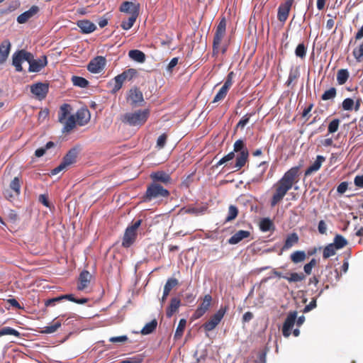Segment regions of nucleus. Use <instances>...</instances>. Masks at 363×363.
Instances as JSON below:
<instances>
[{
	"instance_id": "obj_1",
	"label": "nucleus",
	"mask_w": 363,
	"mask_h": 363,
	"mask_svg": "<svg viewBox=\"0 0 363 363\" xmlns=\"http://www.w3.org/2000/svg\"><path fill=\"white\" fill-rule=\"evenodd\" d=\"M300 167L296 166L286 171L283 177L274 185V193L270 201V206L274 207L281 201L287 192L298 183L300 176Z\"/></svg>"
},
{
	"instance_id": "obj_2",
	"label": "nucleus",
	"mask_w": 363,
	"mask_h": 363,
	"mask_svg": "<svg viewBox=\"0 0 363 363\" xmlns=\"http://www.w3.org/2000/svg\"><path fill=\"white\" fill-rule=\"evenodd\" d=\"M150 115L149 108L139 109L133 112H128L121 116L123 123L133 127H141L147 121Z\"/></svg>"
},
{
	"instance_id": "obj_3",
	"label": "nucleus",
	"mask_w": 363,
	"mask_h": 363,
	"mask_svg": "<svg viewBox=\"0 0 363 363\" xmlns=\"http://www.w3.org/2000/svg\"><path fill=\"white\" fill-rule=\"evenodd\" d=\"M169 195L170 192L167 188L150 182L147 185L145 192L141 196V201L147 203L155 199H167Z\"/></svg>"
},
{
	"instance_id": "obj_4",
	"label": "nucleus",
	"mask_w": 363,
	"mask_h": 363,
	"mask_svg": "<svg viewBox=\"0 0 363 363\" xmlns=\"http://www.w3.org/2000/svg\"><path fill=\"white\" fill-rule=\"evenodd\" d=\"M226 30V21L223 17L220 21L216 27L213 40V56H217L220 52L224 55L227 50L228 45L226 44L221 45V42L225 35Z\"/></svg>"
},
{
	"instance_id": "obj_5",
	"label": "nucleus",
	"mask_w": 363,
	"mask_h": 363,
	"mask_svg": "<svg viewBox=\"0 0 363 363\" xmlns=\"http://www.w3.org/2000/svg\"><path fill=\"white\" fill-rule=\"evenodd\" d=\"M141 223L142 220L139 219L126 228L122 241L123 247L128 248L135 242L137 238V230Z\"/></svg>"
},
{
	"instance_id": "obj_6",
	"label": "nucleus",
	"mask_w": 363,
	"mask_h": 363,
	"mask_svg": "<svg viewBox=\"0 0 363 363\" xmlns=\"http://www.w3.org/2000/svg\"><path fill=\"white\" fill-rule=\"evenodd\" d=\"M228 310V306H221L219 310L212 315L209 320L202 325V328L206 332H210L213 330L220 323L221 320L223 318L225 313Z\"/></svg>"
},
{
	"instance_id": "obj_7",
	"label": "nucleus",
	"mask_w": 363,
	"mask_h": 363,
	"mask_svg": "<svg viewBox=\"0 0 363 363\" xmlns=\"http://www.w3.org/2000/svg\"><path fill=\"white\" fill-rule=\"evenodd\" d=\"M150 182L160 185L166 188L172 184V179L171 174L163 170H157L152 172L150 174Z\"/></svg>"
},
{
	"instance_id": "obj_8",
	"label": "nucleus",
	"mask_w": 363,
	"mask_h": 363,
	"mask_svg": "<svg viewBox=\"0 0 363 363\" xmlns=\"http://www.w3.org/2000/svg\"><path fill=\"white\" fill-rule=\"evenodd\" d=\"M126 101L132 108L142 106L145 104L143 94L137 86L131 88L128 91Z\"/></svg>"
},
{
	"instance_id": "obj_9",
	"label": "nucleus",
	"mask_w": 363,
	"mask_h": 363,
	"mask_svg": "<svg viewBox=\"0 0 363 363\" xmlns=\"http://www.w3.org/2000/svg\"><path fill=\"white\" fill-rule=\"evenodd\" d=\"M49 91V84L48 83L37 82L30 86V92L41 100L46 97Z\"/></svg>"
},
{
	"instance_id": "obj_10",
	"label": "nucleus",
	"mask_w": 363,
	"mask_h": 363,
	"mask_svg": "<svg viewBox=\"0 0 363 363\" xmlns=\"http://www.w3.org/2000/svg\"><path fill=\"white\" fill-rule=\"evenodd\" d=\"M294 1L295 0H286L279 6L277 18L280 22L284 23L287 20Z\"/></svg>"
},
{
	"instance_id": "obj_11",
	"label": "nucleus",
	"mask_w": 363,
	"mask_h": 363,
	"mask_svg": "<svg viewBox=\"0 0 363 363\" xmlns=\"http://www.w3.org/2000/svg\"><path fill=\"white\" fill-rule=\"evenodd\" d=\"M297 318V312L296 311H291L285 321L283 324L282 327V334L285 337H288L290 336L291 333V329L294 327L296 320Z\"/></svg>"
},
{
	"instance_id": "obj_12",
	"label": "nucleus",
	"mask_w": 363,
	"mask_h": 363,
	"mask_svg": "<svg viewBox=\"0 0 363 363\" xmlns=\"http://www.w3.org/2000/svg\"><path fill=\"white\" fill-rule=\"evenodd\" d=\"M105 65V57L97 56L89 62L87 65V69L91 73H99L104 68Z\"/></svg>"
},
{
	"instance_id": "obj_13",
	"label": "nucleus",
	"mask_w": 363,
	"mask_h": 363,
	"mask_svg": "<svg viewBox=\"0 0 363 363\" xmlns=\"http://www.w3.org/2000/svg\"><path fill=\"white\" fill-rule=\"evenodd\" d=\"M211 301L212 296L210 294L204 296L202 303L198 306L193 315L195 319L201 318L206 313L211 306Z\"/></svg>"
},
{
	"instance_id": "obj_14",
	"label": "nucleus",
	"mask_w": 363,
	"mask_h": 363,
	"mask_svg": "<svg viewBox=\"0 0 363 363\" xmlns=\"http://www.w3.org/2000/svg\"><path fill=\"white\" fill-rule=\"evenodd\" d=\"M79 152V148L74 147L71 148L66 155L63 157L62 161L61 162L64 166L67 168L69 165L74 164L77 161V157Z\"/></svg>"
},
{
	"instance_id": "obj_15",
	"label": "nucleus",
	"mask_w": 363,
	"mask_h": 363,
	"mask_svg": "<svg viewBox=\"0 0 363 363\" xmlns=\"http://www.w3.org/2000/svg\"><path fill=\"white\" fill-rule=\"evenodd\" d=\"M120 11L127 13L131 16H138L140 5L132 1H124L120 6Z\"/></svg>"
},
{
	"instance_id": "obj_16",
	"label": "nucleus",
	"mask_w": 363,
	"mask_h": 363,
	"mask_svg": "<svg viewBox=\"0 0 363 363\" xmlns=\"http://www.w3.org/2000/svg\"><path fill=\"white\" fill-rule=\"evenodd\" d=\"M48 64L47 57L45 55L41 56L38 59L33 58L28 67L29 72H38L44 68Z\"/></svg>"
},
{
	"instance_id": "obj_17",
	"label": "nucleus",
	"mask_w": 363,
	"mask_h": 363,
	"mask_svg": "<svg viewBox=\"0 0 363 363\" xmlns=\"http://www.w3.org/2000/svg\"><path fill=\"white\" fill-rule=\"evenodd\" d=\"M39 12V7L38 6H32L28 11L20 14L17 17V22L20 24L26 23L29 19L33 18Z\"/></svg>"
},
{
	"instance_id": "obj_18",
	"label": "nucleus",
	"mask_w": 363,
	"mask_h": 363,
	"mask_svg": "<svg viewBox=\"0 0 363 363\" xmlns=\"http://www.w3.org/2000/svg\"><path fill=\"white\" fill-rule=\"evenodd\" d=\"M251 233L248 230H240L233 235L228 240V242L230 245H236L244 239H247L250 237Z\"/></svg>"
},
{
	"instance_id": "obj_19",
	"label": "nucleus",
	"mask_w": 363,
	"mask_h": 363,
	"mask_svg": "<svg viewBox=\"0 0 363 363\" xmlns=\"http://www.w3.org/2000/svg\"><path fill=\"white\" fill-rule=\"evenodd\" d=\"M77 25L80 28L81 33L84 34L91 33L96 29V26L86 19L78 21Z\"/></svg>"
},
{
	"instance_id": "obj_20",
	"label": "nucleus",
	"mask_w": 363,
	"mask_h": 363,
	"mask_svg": "<svg viewBox=\"0 0 363 363\" xmlns=\"http://www.w3.org/2000/svg\"><path fill=\"white\" fill-rule=\"evenodd\" d=\"M92 276L87 270H83L79 276V283L77 289L79 291L84 290L89 284Z\"/></svg>"
},
{
	"instance_id": "obj_21",
	"label": "nucleus",
	"mask_w": 363,
	"mask_h": 363,
	"mask_svg": "<svg viewBox=\"0 0 363 363\" xmlns=\"http://www.w3.org/2000/svg\"><path fill=\"white\" fill-rule=\"evenodd\" d=\"M299 241L298 235L296 233H291L287 235L285 242L284 243L283 247H281V252L279 255L282 253L283 251L287 250L291 248L293 246L298 244Z\"/></svg>"
},
{
	"instance_id": "obj_22",
	"label": "nucleus",
	"mask_w": 363,
	"mask_h": 363,
	"mask_svg": "<svg viewBox=\"0 0 363 363\" xmlns=\"http://www.w3.org/2000/svg\"><path fill=\"white\" fill-rule=\"evenodd\" d=\"M11 43L9 40H4L0 45V64L6 62L11 50Z\"/></svg>"
},
{
	"instance_id": "obj_23",
	"label": "nucleus",
	"mask_w": 363,
	"mask_h": 363,
	"mask_svg": "<svg viewBox=\"0 0 363 363\" xmlns=\"http://www.w3.org/2000/svg\"><path fill=\"white\" fill-rule=\"evenodd\" d=\"M325 161V157L322 155H318L315 161L309 166L305 171V176H309L313 172H317L320 168L322 163Z\"/></svg>"
},
{
	"instance_id": "obj_24",
	"label": "nucleus",
	"mask_w": 363,
	"mask_h": 363,
	"mask_svg": "<svg viewBox=\"0 0 363 363\" xmlns=\"http://www.w3.org/2000/svg\"><path fill=\"white\" fill-rule=\"evenodd\" d=\"M77 121L79 125H84L90 120V113L87 108L77 111L76 113Z\"/></svg>"
},
{
	"instance_id": "obj_25",
	"label": "nucleus",
	"mask_w": 363,
	"mask_h": 363,
	"mask_svg": "<svg viewBox=\"0 0 363 363\" xmlns=\"http://www.w3.org/2000/svg\"><path fill=\"white\" fill-rule=\"evenodd\" d=\"M181 304L179 298H172L170 301L169 306L166 309V315L167 318H171L179 309Z\"/></svg>"
},
{
	"instance_id": "obj_26",
	"label": "nucleus",
	"mask_w": 363,
	"mask_h": 363,
	"mask_svg": "<svg viewBox=\"0 0 363 363\" xmlns=\"http://www.w3.org/2000/svg\"><path fill=\"white\" fill-rule=\"evenodd\" d=\"M248 157L249 152H241L237 153L235 163L233 167L236 168L237 170L240 169L245 165L246 162L248 161Z\"/></svg>"
},
{
	"instance_id": "obj_27",
	"label": "nucleus",
	"mask_w": 363,
	"mask_h": 363,
	"mask_svg": "<svg viewBox=\"0 0 363 363\" xmlns=\"http://www.w3.org/2000/svg\"><path fill=\"white\" fill-rule=\"evenodd\" d=\"M300 77L299 67H292L290 69L288 79L285 84L287 86H290L294 82H295Z\"/></svg>"
},
{
	"instance_id": "obj_28",
	"label": "nucleus",
	"mask_w": 363,
	"mask_h": 363,
	"mask_svg": "<svg viewBox=\"0 0 363 363\" xmlns=\"http://www.w3.org/2000/svg\"><path fill=\"white\" fill-rule=\"evenodd\" d=\"M306 259V253L303 250L294 251L290 255L291 261L294 264L303 262Z\"/></svg>"
},
{
	"instance_id": "obj_29",
	"label": "nucleus",
	"mask_w": 363,
	"mask_h": 363,
	"mask_svg": "<svg viewBox=\"0 0 363 363\" xmlns=\"http://www.w3.org/2000/svg\"><path fill=\"white\" fill-rule=\"evenodd\" d=\"M130 58L140 63H143L145 60V55L139 50H131L128 52Z\"/></svg>"
},
{
	"instance_id": "obj_30",
	"label": "nucleus",
	"mask_w": 363,
	"mask_h": 363,
	"mask_svg": "<svg viewBox=\"0 0 363 363\" xmlns=\"http://www.w3.org/2000/svg\"><path fill=\"white\" fill-rule=\"evenodd\" d=\"M71 110V106L68 104H64L60 106L58 112V120L59 122L63 123L67 116L69 114Z\"/></svg>"
},
{
	"instance_id": "obj_31",
	"label": "nucleus",
	"mask_w": 363,
	"mask_h": 363,
	"mask_svg": "<svg viewBox=\"0 0 363 363\" xmlns=\"http://www.w3.org/2000/svg\"><path fill=\"white\" fill-rule=\"evenodd\" d=\"M331 244L337 250H340L347 245L348 242L342 235L337 234L333 239V242Z\"/></svg>"
},
{
	"instance_id": "obj_32",
	"label": "nucleus",
	"mask_w": 363,
	"mask_h": 363,
	"mask_svg": "<svg viewBox=\"0 0 363 363\" xmlns=\"http://www.w3.org/2000/svg\"><path fill=\"white\" fill-rule=\"evenodd\" d=\"M23 59L21 53H19V50L14 52L12 56V65L15 67L16 72H22L23 67L21 66V63L23 62Z\"/></svg>"
},
{
	"instance_id": "obj_33",
	"label": "nucleus",
	"mask_w": 363,
	"mask_h": 363,
	"mask_svg": "<svg viewBox=\"0 0 363 363\" xmlns=\"http://www.w3.org/2000/svg\"><path fill=\"white\" fill-rule=\"evenodd\" d=\"M341 274L335 269L330 270L328 274L326 276V281L331 284H335L340 279Z\"/></svg>"
},
{
	"instance_id": "obj_34",
	"label": "nucleus",
	"mask_w": 363,
	"mask_h": 363,
	"mask_svg": "<svg viewBox=\"0 0 363 363\" xmlns=\"http://www.w3.org/2000/svg\"><path fill=\"white\" fill-rule=\"evenodd\" d=\"M178 285L179 281L176 278L168 279L164 286V296H168L171 290Z\"/></svg>"
},
{
	"instance_id": "obj_35",
	"label": "nucleus",
	"mask_w": 363,
	"mask_h": 363,
	"mask_svg": "<svg viewBox=\"0 0 363 363\" xmlns=\"http://www.w3.org/2000/svg\"><path fill=\"white\" fill-rule=\"evenodd\" d=\"M259 228L262 232H267L271 230H274V225L269 218H264L259 222Z\"/></svg>"
},
{
	"instance_id": "obj_36",
	"label": "nucleus",
	"mask_w": 363,
	"mask_h": 363,
	"mask_svg": "<svg viewBox=\"0 0 363 363\" xmlns=\"http://www.w3.org/2000/svg\"><path fill=\"white\" fill-rule=\"evenodd\" d=\"M186 320L184 318H182L179 320L174 335V339L175 340H178L182 337L184 329L186 328Z\"/></svg>"
},
{
	"instance_id": "obj_37",
	"label": "nucleus",
	"mask_w": 363,
	"mask_h": 363,
	"mask_svg": "<svg viewBox=\"0 0 363 363\" xmlns=\"http://www.w3.org/2000/svg\"><path fill=\"white\" fill-rule=\"evenodd\" d=\"M157 326V321L156 319H153L150 323H147L141 330L143 335H149L153 333Z\"/></svg>"
},
{
	"instance_id": "obj_38",
	"label": "nucleus",
	"mask_w": 363,
	"mask_h": 363,
	"mask_svg": "<svg viewBox=\"0 0 363 363\" xmlns=\"http://www.w3.org/2000/svg\"><path fill=\"white\" fill-rule=\"evenodd\" d=\"M350 77L349 72L346 69H341L337 71V81L340 85H342L346 83Z\"/></svg>"
},
{
	"instance_id": "obj_39",
	"label": "nucleus",
	"mask_w": 363,
	"mask_h": 363,
	"mask_svg": "<svg viewBox=\"0 0 363 363\" xmlns=\"http://www.w3.org/2000/svg\"><path fill=\"white\" fill-rule=\"evenodd\" d=\"M64 123L62 132L69 133L76 125V119L73 115L69 116Z\"/></svg>"
},
{
	"instance_id": "obj_40",
	"label": "nucleus",
	"mask_w": 363,
	"mask_h": 363,
	"mask_svg": "<svg viewBox=\"0 0 363 363\" xmlns=\"http://www.w3.org/2000/svg\"><path fill=\"white\" fill-rule=\"evenodd\" d=\"M62 325L61 320L54 322L50 325L45 326L40 331L41 333L50 334L56 332L57 329Z\"/></svg>"
},
{
	"instance_id": "obj_41",
	"label": "nucleus",
	"mask_w": 363,
	"mask_h": 363,
	"mask_svg": "<svg viewBox=\"0 0 363 363\" xmlns=\"http://www.w3.org/2000/svg\"><path fill=\"white\" fill-rule=\"evenodd\" d=\"M9 188L13 191L16 196H18L21 194V180L19 177H16L11 182Z\"/></svg>"
},
{
	"instance_id": "obj_42",
	"label": "nucleus",
	"mask_w": 363,
	"mask_h": 363,
	"mask_svg": "<svg viewBox=\"0 0 363 363\" xmlns=\"http://www.w3.org/2000/svg\"><path fill=\"white\" fill-rule=\"evenodd\" d=\"M238 208L235 206L230 205L228 207V216L225 219V223L235 220L238 215Z\"/></svg>"
},
{
	"instance_id": "obj_43",
	"label": "nucleus",
	"mask_w": 363,
	"mask_h": 363,
	"mask_svg": "<svg viewBox=\"0 0 363 363\" xmlns=\"http://www.w3.org/2000/svg\"><path fill=\"white\" fill-rule=\"evenodd\" d=\"M62 301L64 299L74 302L78 304H85L88 302L89 299L86 298H77L74 297V294H64L61 295Z\"/></svg>"
},
{
	"instance_id": "obj_44",
	"label": "nucleus",
	"mask_w": 363,
	"mask_h": 363,
	"mask_svg": "<svg viewBox=\"0 0 363 363\" xmlns=\"http://www.w3.org/2000/svg\"><path fill=\"white\" fill-rule=\"evenodd\" d=\"M125 80V79H124V77L121 74L113 78V87L111 92L116 93L119 91L121 89L123 83Z\"/></svg>"
},
{
	"instance_id": "obj_45",
	"label": "nucleus",
	"mask_w": 363,
	"mask_h": 363,
	"mask_svg": "<svg viewBox=\"0 0 363 363\" xmlns=\"http://www.w3.org/2000/svg\"><path fill=\"white\" fill-rule=\"evenodd\" d=\"M72 82L74 86L80 88H85L88 86L89 83L85 78L78 76H72Z\"/></svg>"
},
{
	"instance_id": "obj_46",
	"label": "nucleus",
	"mask_w": 363,
	"mask_h": 363,
	"mask_svg": "<svg viewBox=\"0 0 363 363\" xmlns=\"http://www.w3.org/2000/svg\"><path fill=\"white\" fill-rule=\"evenodd\" d=\"M306 278V275L301 272H292L290 274V277H284V279H286L289 282H298L304 280Z\"/></svg>"
},
{
	"instance_id": "obj_47",
	"label": "nucleus",
	"mask_w": 363,
	"mask_h": 363,
	"mask_svg": "<svg viewBox=\"0 0 363 363\" xmlns=\"http://www.w3.org/2000/svg\"><path fill=\"white\" fill-rule=\"evenodd\" d=\"M7 335H13L17 337H20L21 336V333L12 328L4 327L0 328V336H4Z\"/></svg>"
},
{
	"instance_id": "obj_48",
	"label": "nucleus",
	"mask_w": 363,
	"mask_h": 363,
	"mask_svg": "<svg viewBox=\"0 0 363 363\" xmlns=\"http://www.w3.org/2000/svg\"><path fill=\"white\" fill-rule=\"evenodd\" d=\"M336 250H337L335 247L331 244H328L325 247L323 251V259H328L331 256H333L336 254Z\"/></svg>"
},
{
	"instance_id": "obj_49",
	"label": "nucleus",
	"mask_w": 363,
	"mask_h": 363,
	"mask_svg": "<svg viewBox=\"0 0 363 363\" xmlns=\"http://www.w3.org/2000/svg\"><path fill=\"white\" fill-rule=\"evenodd\" d=\"M233 148L234 150L233 152H234V153H239L241 152H249L244 141L241 139H239L235 141L233 145Z\"/></svg>"
},
{
	"instance_id": "obj_50",
	"label": "nucleus",
	"mask_w": 363,
	"mask_h": 363,
	"mask_svg": "<svg viewBox=\"0 0 363 363\" xmlns=\"http://www.w3.org/2000/svg\"><path fill=\"white\" fill-rule=\"evenodd\" d=\"M307 52V47L303 43H299L295 50V55L296 57L303 59L306 57Z\"/></svg>"
},
{
	"instance_id": "obj_51",
	"label": "nucleus",
	"mask_w": 363,
	"mask_h": 363,
	"mask_svg": "<svg viewBox=\"0 0 363 363\" xmlns=\"http://www.w3.org/2000/svg\"><path fill=\"white\" fill-rule=\"evenodd\" d=\"M352 55L357 62H361L363 57V41L353 50Z\"/></svg>"
},
{
	"instance_id": "obj_52",
	"label": "nucleus",
	"mask_w": 363,
	"mask_h": 363,
	"mask_svg": "<svg viewBox=\"0 0 363 363\" xmlns=\"http://www.w3.org/2000/svg\"><path fill=\"white\" fill-rule=\"evenodd\" d=\"M337 90L335 87H331L328 90L325 91L321 96V99L327 101L333 99L336 96Z\"/></svg>"
},
{
	"instance_id": "obj_53",
	"label": "nucleus",
	"mask_w": 363,
	"mask_h": 363,
	"mask_svg": "<svg viewBox=\"0 0 363 363\" xmlns=\"http://www.w3.org/2000/svg\"><path fill=\"white\" fill-rule=\"evenodd\" d=\"M340 121L338 118L333 119L328 125V135L332 134L337 131Z\"/></svg>"
},
{
	"instance_id": "obj_54",
	"label": "nucleus",
	"mask_w": 363,
	"mask_h": 363,
	"mask_svg": "<svg viewBox=\"0 0 363 363\" xmlns=\"http://www.w3.org/2000/svg\"><path fill=\"white\" fill-rule=\"evenodd\" d=\"M228 92V90L227 89H225V87L222 86L220 89V90L218 91V92L216 94V95L215 96L212 102L217 103L220 101L223 100L225 98Z\"/></svg>"
},
{
	"instance_id": "obj_55",
	"label": "nucleus",
	"mask_w": 363,
	"mask_h": 363,
	"mask_svg": "<svg viewBox=\"0 0 363 363\" xmlns=\"http://www.w3.org/2000/svg\"><path fill=\"white\" fill-rule=\"evenodd\" d=\"M202 212L201 210L195 208V207H183L179 210L180 214H194V215H198L199 213Z\"/></svg>"
},
{
	"instance_id": "obj_56",
	"label": "nucleus",
	"mask_w": 363,
	"mask_h": 363,
	"mask_svg": "<svg viewBox=\"0 0 363 363\" xmlns=\"http://www.w3.org/2000/svg\"><path fill=\"white\" fill-rule=\"evenodd\" d=\"M317 264V260L315 258L311 259V260L306 264L303 266V271L306 275H310L312 273V269Z\"/></svg>"
},
{
	"instance_id": "obj_57",
	"label": "nucleus",
	"mask_w": 363,
	"mask_h": 363,
	"mask_svg": "<svg viewBox=\"0 0 363 363\" xmlns=\"http://www.w3.org/2000/svg\"><path fill=\"white\" fill-rule=\"evenodd\" d=\"M137 17V16H130L128 21H123L121 23V27L123 28V29L129 30L130 28H131L134 23L135 22Z\"/></svg>"
},
{
	"instance_id": "obj_58",
	"label": "nucleus",
	"mask_w": 363,
	"mask_h": 363,
	"mask_svg": "<svg viewBox=\"0 0 363 363\" xmlns=\"http://www.w3.org/2000/svg\"><path fill=\"white\" fill-rule=\"evenodd\" d=\"M255 114V113H250L245 114L238 123L236 128H244V127L247 125V123L249 122L250 118L251 116H252Z\"/></svg>"
},
{
	"instance_id": "obj_59",
	"label": "nucleus",
	"mask_w": 363,
	"mask_h": 363,
	"mask_svg": "<svg viewBox=\"0 0 363 363\" xmlns=\"http://www.w3.org/2000/svg\"><path fill=\"white\" fill-rule=\"evenodd\" d=\"M235 74L234 73V72L231 71L230 72L228 75H227V77L225 79V81L224 82V84L223 85V87H225V89H227L228 91L230 89V88L231 87V86L233 85V79L235 77Z\"/></svg>"
},
{
	"instance_id": "obj_60",
	"label": "nucleus",
	"mask_w": 363,
	"mask_h": 363,
	"mask_svg": "<svg viewBox=\"0 0 363 363\" xmlns=\"http://www.w3.org/2000/svg\"><path fill=\"white\" fill-rule=\"evenodd\" d=\"M235 157V153L234 152H230L223 157H222L216 164V167H218L220 165H222L229 161H231Z\"/></svg>"
},
{
	"instance_id": "obj_61",
	"label": "nucleus",
	"mask_w": 363,
	"mask_h": 363,
	"mask_svg": "<svg viewBox=\"0 0 363 363\" xmlns=\"http://www.w3.org/2000/svg\"><path fill=\"white\" fill-rule=\"evenodd\" d=\"M137 73L136 69L130 68L122 72L121 74L124 77L125 79L130 80L136 76Z\"/></svg>"
},
{
	"instance_id": "obj_62",
	"label": "nucleus",
	"mask_w": 363,
	"mask_h": 363,
	"mask_svg": "<svg viewBox=\"0 0 363 363\" xmlns=\"http://www.w3.org/2000/svg\"><path fill=\"white\" fill-rule=\"evenodd\" d=\"M354 102L350 98L345 99L342 104V109L345 111H351L353 108Z\"/></svg>"
},
{
	"instance_id": "obj_63",
	"label": "nucleus",
	"mask_w": 363,
	"mask_h": 363,
	"mask_svg": "<svg viewBox=\"0 0 363 363\" xmlns=\"http://www.w3.org/2000/svg\"><path fill=\"white\" fill-rule=\"evenodd\" d=\"M143 361V357L138 354L132 357L126 358L123 363H141Z\"/></svg>"
},
{
	"instance_id": "obj_64",
	"label": "nucleus",
	"mask_w": 363,
	"mask_h": 363,
	"mask_svg": "<svg viewBox=\"0 0 363 363\" xmlns=\"http://www.w3.org/2000/svg\"><path fill=\"white\" fill-rule=\"evenodd\" d=\"M266 354L267 352L265 350L258 352L254 363H266Z\"/></svg>"
}]
</instances>
